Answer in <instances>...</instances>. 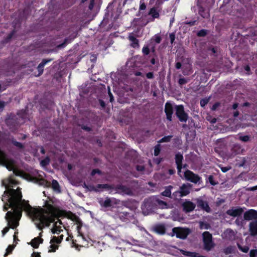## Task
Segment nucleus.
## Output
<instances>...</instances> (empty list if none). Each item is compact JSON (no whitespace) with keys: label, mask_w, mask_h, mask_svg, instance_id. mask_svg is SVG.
I'll list each match as a JSON object with an SVG mask.
<instances>
[{"label":"nucleus","mask_w":257,"mask_h":257,"mask_svg":"<svg viewBox=\"0 0 257 257\" xmlns=\"http://www.w3.org/2000/svg\"><path fill=\"white\" fill-rule=\"evenodd\" d=\"M2 184L6 188L2 198L4 203V210L11 208L6 215L8 225H17L23 210L32 219L38 222L36 225H40V223L43 225L54 223L53 225H56L58 222L62 224L60 218L63 217L80 223L78 217L71 212L61 210L48 203L46 204L45 208H32L26 201L22 199V193L20 188L17 186L18 182L14 178V176L3 180Z\"/></svg>","instance_id":"obj_1"},{"label":"nucleus","mask_w":257,"mask_h":257,"mask_svg":"<svg viewBox=\"0 0 257 257\" xmlns=\"http://www.w3.org/2000/svg\"><path fill=\"white\" fill-rule=\"evenodd\" d=\"M183 155L178 153L176 154L175 161L178 169V174L182 178L185 179L194 183H198L200 178L197 175L193 173L190 170L185 169V166L182 167V161L183 160Z\"/></svg>","instance_id":"obj_2"},{"label":"nucleus","mask_w":257,"mask_h":257,"mask_svg":"<svg viewBox=\"0 0 257 257\" xmlns=\"http://www.w3.org/2000/svg\"><path fill=\"white\" fill-rule=\"evenodd\" d=\"M190 233V230L188 228H183L181 227H174L169 235L171 236L176 235L177 238L185 239Z\"/></svg>","instance_id":"obj_3"},{"label":"nucleus","mask_w":257,"mask_h":257,"mask_svg":"<svg viewBox=\"0 0 257 257\" xmlns=\"http://www.w3.org/2000/svg\"><path fill=\"white\" fill-rule=\"evenodd\" d=\"M203 248L207 251L210 250L214 246L212 241V236L208 231H205L202 234Z\"/></svg>","instance_id":"obj_4"},{"label":"nucleus","mask_w":257,"mask_h":257,"mask_svg":"<svg viewBox=\"0 0 257 257\" xmlns=\"http://www.w3.org/2000/svg\"><path fill=\"white\" fill-rule=\"evenodd\" d=\"M191 187V186L190 184H184L180 187V191L174 193L173 195L176 198L186 196L190 193Z\"/></svg>","instance_id":"obj_5"},{"label":"nucleus","mask_w":257,"mask_h":257,"mask_svg":"<svg viewBox=\"0 0 257 257\" xmlns=\"http://www.w3.org/2000/svg\"><path fill=\"white\" fill-rule=\"evenodd\" d=\"M37 228L40 230H42V229L43 227H45L46 226H36ZM43 231L40 232L39 234V236L35 237L33 238L30 244L32 247H33L35 248H38L40 243H42L43 241V239L41 237L42 236Z\"/></svg>","instance_id":"obj_6"},{"label":"nucleus","mask_w":257,"mask_h":257,"mask_svg":"<svg viewBox=\"0 0 257 257\" xmlns=\"http://www.w3.org/2000/svg\"><path fill=\"white\" fill-rule=\"evenodd\" d=\"M176 114L181 121L186 122L188 119L187 114L184 112L182 105H178L176 107Z\"/></svg>","instance_id":"obj_7"},{"label":"nucleus","mask_w":257,"mask_h":257,"mask_svg":"<svg viewBox=\"0 0 257 257\" xmlns=\"http://www.w3.org/2000/svg\"><path fill=\"white\" fill-rule=\"evenodd\" d=\"M5 105V102L0 101V111L3 109ZM0 163H13V160L9 159L7 155L0 150Z\"/></svg>","instance_id":"obj_8"},{"label":"nucleus","mask_w":257,"mask_h":257,"mask_svg":"<svg viewBox=\"0 0 257 257\" xmlns=\"http://www.w3.org/2000/svg\"><path fill=\"white\" fill-rule=\"evenodd\" d=\"M195 206V204L190 201H185L182 203L183 210L186 212L193 211Z\"/></svg>","instance_id":"obj_9"},{"label":"nucleus","mask_w":257,"mask_h":257,"mask_svg":"<svg viewBox=\"0 0 257 257\" xmlns=\"http://www.w3.org/2000/svg\"><path fill=\"white\" fill-rule=\"evenodd\" d=\"M243 212V209L240 207L232 208L227 211V214L229 215L236 217L240 215Z\"/></svg>","instance_id":"obj_10"},{"label":"nucleus","mask_w":257,"mask_h":257,"mask_svg":"<svg viewBox=\"0 0 257 257\" xmlns=\"http://www.w3.org/2000/svg\"><path fill=\"white\" fill-rule=\"evenodd\" d=\"M165 111L167 115V118L169 121L172 120V115L173 112V106L170 102H167L165 104Z\"/></svg>","instance_id":"obj_11"},{"label":"nucleus","mask_w":257,"mask_h":257,"mask_svg":"<svg viewBox=\"0 0 257 257\" xmlns=\"http://www.w3.org/2000/svg\"><path fill=\"white\" fill-rule=\"evenodd\" d=\"M244 218L248 220L256 219L257 212L254 210H249L244 214Z\"/></svg>","instance_id":"obj_12"},{"label":"nucleus","mask_w":257,"mask_h":257,"mask_svg":"<svg viewBox=\"0 0 257 257\" xmlns=\"http://www.w3.org/2000/svg\"><path fill=\"white\" fill-rule=\"evenodd\" d=\"M84 186L88 190L90 191H98L101 188H106L107 187V185L99 184L96 186L94 185H86L84 184Z\"/></svg>","instance_id":"obj_13"},{"label":"nucleus","mask_w":257,"mask_h":257,"mask_svg":"<svg viewBox=\"0 0 257 257\" xmlns=\"http://www.w3.org/2000/svg\"><path fill=\"white\" fill-rule=\"evenodd\" d=\"M197 202L198 206L201 207L202 209L208 212L210 211V207L205 201L201 199H197Z\"/></svg>","instance_id":"obj_14"},{"label":"nucleus","mask_w":257,"mask_h":257,"mask_svg":"<svg viewBox=\"0 0 257 257\" xmlns=\"http://www.w3.org/2000/svg\"><path fill=\"white\" fill-rule=\"evenodd\" d=\"M128 39L131 42V46L134 48H138L139 46V41L137 40L135 36L132 34H130Z\"/></svg>","instance_id":"obj_15"},{"label":"nucleus","mask_w":257,"mask_h":257,"mask_svg":"<svg viewBox=\"0 0 257 257\" xmlns=\"http://www.w3.org/2000/svg\"><path fill=\"white\" fill-rule=\"evenodd\" d=\"M165 226H154V230L157 233L163 235L166 232Z\"/></svg>","instance_id":"obj_16"},{"label":"nucleus","mask_w":257,"mask_h":257,"mask_svg":"<svg viewBox=\"0 0 257 257\" xmlns=\"http://www.w3.org/2000/svg\"><path fill=\"white\" fill-rule=\"evenodd\" d=\"M155 203L156 205L158 206V207L162 209L167 208L168 207V205L165 202L159 199H155Z\"/></svg>","instance_id":"obj_17"},{"label":"nucleus","mask_w":257,"mask_h":257,"mask_svg":"<svg viewBox=\"0 0 257 257\" xmlns=\"http://www.w3.org/2000/svg\"><path fill=\"white\" fill-rule=\"evenodd\" d=\"M51 60H43L42 62L38 65L37 69L39 71V74H41L43 72V68L44 66L49 62H50Z\"/></svg>","instance_id":"obj_18"},{"label":"nucleus","mask_w":257,"mask_h":257,"mask_svg":"<svg viewBox=\"0 0 257 257\" xmlns=\"http://www.w3.org/2000/svg\"><path fill=\"white\" fill-rule=\"evenodd\" d=\"M63 239V235L61 234L58 237L54 236L50 240V243H60Z\"/></svg>","instance_id":"obj_19"},{"label":"nucleus","mask_w":257,"mask_h":257,"mask_svg":"<svg viewBox=\"0 0 257 257\" xmlns=\"http://www.w3.org/2000/svg\"><path fill=\"white\" fill-rule=\"evenodd\" d=\"M173 188L172 186H169L165 188L164 191L162 193V195L166 197H170L171 194V189Z\"/></svg>","instance_id":"obj_20"},{"label":"nucleus","mask_w":257,"mask_h":257,"mask_svg":"<svg viewBox=\"0 0 257 257\" xmlns=\"http://www.w3.org/2000/svg\"><path fill=\"white\" fill-rule=\"evenodd\" d=\"M149 15L152 17V21H153L154 19L157 18L159 16V13L155 8H152L150 11Z\"/></svg>","instance_id":"obj_21"},{"label":"nucleus","mask_w":257,"mask_h":257,"mask_svg":"<svg viewBox=\"0 0 257 257\" xmlns=\"http://www.w3.org/2000/svg\"><path fill=\"white\" fill-rule=\"evenodd\" d=\"M51 232L53 234H59L63 230L61 228V226H53L51 229Z\"/></svg>","instance_id":"obj_22"},{"label":"nucleus","mask_w":257,"mask_h":257,"mask_svg":"<svg viewBox=\"0 0 257 257\" xmlns=\"http://www.w3.org/2000/svg\"><path fill=\"white\" fill-rule=\"evenodd\" d=\"M51 186L53 190H55V191H57L59 192L60 191L59 183L56 180H53L52 181Z\"/></svg>","instance_id":"obj_23"},{"label":"nucleus","mask_w":257,"mask_h":257,"mask_svg":"<svg viewBox=\"0 0 257 257\" xmlns=\"http://www.w3.org/2000/svg\"><path fill=\"white\" fill-rule=\"evenodd\" d=\"M18 226H7L3 229L2 230V235L4 236L9 230L10 228H12L14 230H16Z\"/></svg>","instance_id":"obj_24"},{"label":"nucleus","mask_w":257,"mask_h":257,"mask_svg":"<svg viewBox=\"0 0 257 257\" xmlns=\"http://www.w3.org/2000/svg\"><path fill=\"white\" fill-rule=\"evenodd\" d=\"M249 231L251 235H257V226H249Z\"/></svg>","instance_id":"obj_25"},{"label":"nucleus","mask_w":257,"mask_h":257,"mask_svg":"<svg viewBox=\"0 0 257 257\" xmlns=\"http://www.w3.org/2000/svg\"><path fill=\"white\" fill-rule=\"evenodd\" d=\"M238 249L243 252L247 253L249 250V247L247 246H242L239 243H237Z\"/></svg>","instance_id":"obj_26"},{"label":"nucleus","mask_w":257,"mask_h":257,"mask_svg":"<svg viewBox=\"0 0 257 257\" xmlns=\"http://www.w3.org/2000/svg\"><path fill=\"white\" fill-rule=\"evenodd\" d=\"M233 250H234V247L231 245H230V246L226 247L224 249V252L226 254H231V253H233Z\"/></svg>","instance_id":"obj_27"},{"label":"nucleus","mask_w":257,"mask_h":257,"mask_svg":"<svg viewBox=\"0 0 257 257\" xmlns=\"http://www.w3.org/2000/svg\"><path fill=\"white\" fill-rule=\"evenodd\" d=\"M15 246L13 245H9L6 249V252L4 254V257H6L8 255L12 253Z\"/></svg>","instance_id":"obj_28"},{"label":"nucleus","mask_w":257,"mask_h":257,"mask_svg":"<svg viewBox=\"0 0 257 257\" xmlns=\"http://www.w3.org/2000/svg\"><path fill=\"white\" fill-rule=\"evenodd\" d=\"M50 245V249L49 250V252H55L57 249H58L59 246L54 243H51Z\"/></svg>","instance_id":"obj_29"},{"label":"nucleus","mask_w":257,"mask_h":257,"mask_svg":"<svg viewBox=\"0 0 257 257\" xmlns=\"http://www.w3.org/2000/svg\"><path fill=\"white\" fill-rule=\"evenodd\" d=\"M88 226H77V230L79 235L81 236L83 238H84V235L82 231V228L83 227L85 228H87Z\"/></svg>","instance_id":"obj_30"},{"label":"nucleus","mask_w":257,"mask_h":257,"mask_svg":"<svg viewBox=\"0 0 257 257\" xmlns=\"http://www.w3.org/2000/svg\"><path fill=\"white\" fill-rule=\"evenodd\" d=\"M133 242L132 244L134 245H138L139 246L143 247L144 245V243L143 241H140L139 240L133 239L132 240Z\"/></svg>","instance_id":"obj_31"},{"label":"nucleus","mask_w":257,"mask_h":257,"mask_svg":"<svg viewBox=\"0 0 257 257\" xmlns=\"http://www.w3.org/2000/svg\"><path fill=\"white\" fill-rule=\"evenodd\" d=\"M110 200L109 199H106L104 201L101 202L102 205L105 207H108L110 206Z\"/></svg>","instance_id":"obj_32"},{"label":"nucleus","mask_w":257,"mask_h":257,"mask_svg":"<svg viewBox=\"0 0 257 257\" xmlns=\"http://www.w3.org/2000/svg\"><path fill=\"white\" fill-rule=\"evenodd\" d=\"M171 136H170L165 137L163 138L162 139H161L159 141V142L160 143H162V142H169L170 139H171Z\"/></svg>","instance_id":"obj_33"},{"label":"nucleus","mask_w":257,"mask_h":257,"mask_svg":"<svg viewBox=\"0 0 257 257\" xmlns=\"http://www.w3.org/2000/svg\"><path fill=\"white\" fill-rule=\"evenodd\" d=\"M257 255V250L256 249H251L249 252V256L250 257H255Z\"/></svg>","instance_id":"obj_34"},{"label":"nucleus","mask_w":257,"mask_h":257,"mask_svg":"<svg viewBox=\"0 0 257 257\" xmlns=\"http://www.w3.org/2000/svg\"><path fill=\"white\" fill-rule=\"evenodd\" d=\"M160 152V145H157L155 147L154 149V155L155 156H158Z\"/></svg>","instance_id":"obj_35"},{"label":"nucleus","mask_w":257,"mask_h":257,"mask_svg":"<svg viewBox=\"0 0 257 257\" xmlns=\"http://www.w3.org/2000/svg\"><path fill=\"white\" fill-rule=\"evenodd\" d=\"M12 143L14 145H15L16 147L19 148H22L23 147V145L21 143H19L16 141L13 140Z\"/></svg>","instance_id":"obj_36"},{"label":"nucleus","mask_w":257,"mask_h":257,"mask_svg":"<svg viewBox=\"0 0 257 257\" xmlns=\"http://www.w3.org/2000/svg\"><path fill=\"white\" fill-rule=\"evenodd\" d=\"M239 140L246 142L249 141V137L248 136H240L239 137Z\"/></svg>","instance_id":"obj_37"},{"label":"nucleus","mask_w":257,"mask_h":257,"mask_svg":"<svg viewBox=\"0 0 257 257\" xmlns=\"http://www.w3.org/2000/svg\"><path fill=\"white\" fill-rule=\"evenodd\" d=\"M199 13L200 15L203 18H208L209 17V13L208 11L202 12L200 10Z\"/></svg>","instance_id":"obj_38"},{"label":"nucleus","mask_w":257,"mask_h":257,"mask_svg":"<svg viewBox=\"0 0 257 257\" xmlns=\"http://www.w3.org/2000/svg\"><path fill=\"white\" fill-rule=\"evenodd\" d=\"M206 31L205 30H201L199 31L197 35L200 37H203L206 35Z\"/></svg>","instance_id":"obj_39"},{"label":"nucleus","mask_w":257,"mask_h":257,"mask_svg":"<svg viewBox=\"0 0 257 257\" xmlns=\"http://www.w3.org/2000/svg\"><path fill=\"white\" fill-rule=\"evenodd\" d=\"M143 53L145 55H148L149 53L150 50L148 47H144L142 50Z\"/></svg>","instance_id":"obj_40"},{"label":"nucleus","mask_w":257,"mask_h":257,"mask_svg":"<svg viewBox=\"0 0 257 257\" xmlns=\"http://www.w3.org/2000/svg\"><path fill=\"white\" fill-rule=\"evenodd\" d=\"M154 40L157 43H160L161 40V38L160 36L158 35H156L154 37Z\"/></svg>","instance_id":"obj_41"},{"label":"nucleus","mask_w":257,"mask_h":257,"mask_svg":"<svg viewBox=\"0 0 257 257\" xmlns=\"http://www.w3.org/2000/svg\"><path fill=\"white\" fill-rule=\"evenodd\" d=\"M18 230L16 229V230H15V232L14 233V235L13 236L14 237V241H16V240H19L18 238Z\"/></svg>","instance_id":"obj_42"},{"label":"nucleus","mask_w":257,"mask_h":257,"mask_svg":"<svg viewBox=\"0 0 257 257\" xmlns=\"http://www.w3.org/2000/svg\"><path fill=\"white\" fill-rule=\"evenodd\" d=\"M187 83V80L185 78H180L179 80V83L180 85L184 84Z\"/></svg>","instance_id":"obj_43"},{"label":"nucleus","mask_w":257,"mask_h":257,"mask_svg":"<svg viewBox=\"0 0 257 257\" xmlns=\"http://www.w3.org/2000/svg\"><path fill=\"white\" fill-rule=\"evenodd\" d=\"M208 102L207 99H203L200 101V105L201 106H204Z\"/></svg>","instance_id":"obj_44"},{"label":"nucleus","mask_w":257,"mask_h":257,"mask_svg":"<svg viewBox=\"0 0 257 257\" xmlns=\"http://www.w3.org/2000/svg\"><path fill=\"white\" fill-rule=\"evenodd\" d=\"M146 5L145 4V3L143 2H142V1H141L140 9L141 10H144L146 9Z\"/></svg>","instance_id":"obj_45"},{"label":"nucleus","mask_w":257,"mask_h":257,"mask_svg":"<svg viewBox=\"0 0 257 257\" xmlns=\"http://www.w3.org/2000/svg\"><path fill=\"white\" fill-rule=\"evenodd\" d=\"M32 257H40V252H34L32 254Z\"/></svg>","instance_id":"obj_46"},{"label":"nucleus","mask_w":257,"mask_h":257,"mask_svg":"<svg viewBox=\"0 0 257 257\" xmlns=\"http://www.w3.org/2000/svg\"><path fill=\"white\" fill-rule=\"evenodd\" d=\"M169 37L171 40V43H173L175 40V35L174 34H170Z\"/></svg>","instance_id":"obj_47"},{"label":"nucleus","mask_w":257,"mask_h":257,"mask_svg":"<svg viewBox=\"0 0 257 257\" xmlns=\"http://www.w3.org/2000/svg\"><path fill=\"white\" fill-rule=\"evenodd\" d=\"M147 77L149 79H152L153 78V74L152 72H149L146 75Z\"/></svg>","instance_id":"obj_48"},{"label":"nucleus","mask_w":257,"mask_h":257,"mask_svg":"<svg viewBox=\"0 0 257 257\" xmlns=\"http://www.w3.org/2000/svg\"><path fill=\"white\" fill-rule=\"evenodd\" d=\"M94 0H91L90 5L89 6V8L90 10H92L93 9V6H94Z\"/></svg>","instance_id":"obj_49"},{"label":"nucleus","mask_w":257,"mask_h":257,"mask_svg":"<svg viewBox=\"0 0 257 257\" xmlns=\"http://www.w3.org/2000/svg\"><path fill=\"white\" fill-rule=\"evenodd\" d=\"M137 169L138 171H143L144 169V168L143 166H138L137 167Z\"/></svg>","instance_id":"obj_50"},{"label":"nucleus","mask_w":257,"mask_h":257,"mask_svg":"<svg viewBox=\"0 0 257 257\" xmlns=\"http://www.w3.org/2000/svg\"><path fill=\"white\" fill-rule=\"evenodd\" d=\"M221 169L223 172H226L230 169V168L228 167H221Z\"/></svg>","instance_id":"obj_51"},{"label":"nucleus","mask_w":257,"mask_h":257,"mask_svg":"<svg viewBox=\"0 0 257 257\" xmlns=\"http://www.w3.org/2000/svg\"><path fill=\"white\" fill-rule=\"evenodd\" d=\"M210 227H211V226H207V225H205V226H200V229H208Z\"/></svg>","instance_id":"obj_52"},{"label":"nucleus","mask_w":257,"mask_h":257,"mask_svg":"<svg viewBox=\"0 0 257 257\" xmlns=\"http://www.w3.org/2000/svg\"><path fill=\"white\" fill-rule=\"evenodd\" d=\"M181 67V64L180 62H177L176 64V68L177 69H180Z\"/></svg>","instance_id":"obj_53"},{"label":"nucleus","mask_w":257,"mask_h":257,"mask_svg":"<svg viewBox=\"0 0 257 257\" xmlns=\"http://www.w3.org/2000/svg\"><path fill=\"white\" fill-rule=\"evenodd\" d=\"M99 173L100 171L99 170H94L92 172V175H94L95 173Z\"/></svg>","instance_id":"obj_54"},{"label":"nucleus","mask_w":257,"mask_h":257,"mask_svg":"<svg viewBox=\"0 0 257 257\" xmlns=\"http://www.w3.org/2000/svg\"><path fill=\"white\" fill-rule=\"evenodd\" d=\"M109 97H110V102H112V101L113 100V97L112 94L109 91Z\"/></svg>","instance_id":"obj_55"},{"label":"nucleus","mask_w":257,"mask_h":257,"mask_svg":"<svg viewBox=\"0 0 257 257\" xmlns=\"http://www.w3.org/2000/svg\"><path fill=\"white\" fill-rule=\"evenodd\" d=\"M106 235H107L108 236H111L113 235V233L110 231H109L108 232H106Z\"/></svg>","instance_id":"obj_56"},{"label":"nucleus","mask_w":257,"mask_h":257,"mask_svg":"<svg viewBox=\"0 0 257 257\" xmlns=\"http://www.w3.org/2000/svg\"><path fill=\"white\" fill-rule=\"evenodd\" d=\"M155 162L157 164H159L160 162H161V160L160 159H157L156 160H155Z\"/></svg>","instance_id":"obj_57"},{"label":"nucleus","mask_w":257,"mask_h":257,"mask_svg":"<svg viewBox=\"0 0 257 257\" xmlns=\"http://www.w3.org/2000/svg\"><path fill=\"white\" fill-rule=\"evenodd\" d=\"M237 107V103H235L233 105V108L234 109H235Z\"/></svg>","instance_id":"obj_58"},{"label":"nucleus","mask_w":257,"mask_h":257,"mask_svg":"<svg viewBox=\"0 0 257 257\" xmlns=\"http://www.w3.org/2000/svg\"><path fill=\"white\" fill-rule=\"evenodd\" d=\"M138 226L139 227V228L141 230H144L146 231V230L145 229L144 227H143L142 226Z\"/></svg>","instance_id":"obj_59"},{"label":"nucleus","mask_w":257,"mask_h":257,"mask_svg":"<svg viewBox=\"0 0 257 257\" xmlns=\"http://www.w3.org/2000/svg\"><path fill=\"white\" fill-rule=\"evenodd\" d=\"M209 180H210V182L211 184L212 185H214L215 184L213 182V181H212V178L211 177H209Z\"/></svg>","instance_id":"obj_60"},{"label":"nucleus","mask_w":257,"mask_h":257,"mask_svg":"<svg viewBox=\"0 0 257 257\" xmlns=\"http://www.w3.org/2000/svg\"><path fill=\"white\" fill-rule=\"evenodd\" d=\"M151 63H152V64H155V59L153 58V59L151 60Z\"/></svg>","instance_id":"obj_61"},{"label":"nucleus","mask_w":257,"mask_h":257,"mask_svg":"<svg viewBox=\"0 0 257 257\" xmlns=\"http://www.w3.org/2000/svg\"><path fill=\"white\" fill-rule=\"evenodd\" d=\"M5 88L1 86V85L0 84V92H1L2 91H3V90H5Z\"/></svg>","instance_id":"obj_62"},{"label":"nucleus","mask_w":257,"mask_h":257,"mask_svg":"<svg viewBox=\"0 0 257 257\" xmlns=\"http://www.w3.org/2000/svg\"><path fill=\"white\" fill-rule=\"evenodd\" d=\"M47 163V161L46 160H43L41 162V164L43 165H44Z\"/></svg>","instance_id":"obj_63"},{"label":"nucleus","mask_w":257,"mask_h":257,"mask_svg":"<svg viewBox=\"0 0 257 257\" xmlns=\"http://www.w3.org/2000/svg\"><path fill=\"white\" fill-rule=\"evenodd\" d=\"M249 67L248 66H246L245 68V70L248 71L249 70Z\"/></svg>","instance_id":"obj_64"}]
</instances>
